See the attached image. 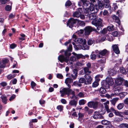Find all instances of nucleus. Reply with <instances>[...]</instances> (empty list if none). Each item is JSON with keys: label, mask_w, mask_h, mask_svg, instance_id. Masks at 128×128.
<instances>
[{"label": "nucleus", "mask_w": 128, "mask_h": 128, "mask_svg": "<svg viewBox=\"0 0 128 128\" xmlns=\"http://www.w3.org/2000/svg\"><path fill=\"white\" fill-rule=\"evenodd\" d=\"M81 0L83 4L82 6L84 8L87 6H90L91 10L94 12H98L99 9L102 10L104 8V4L103 2L99 1L98 0Z\"/></svg>", "instance_id": "obj_1"}, {"label": "nucleus", "mask_w": 128, "mask_h": 128, "mask_svg": "<svg viewBox=\"0 0 128 128\" xmlns=\"http://www.w3.org/2000/svg\"><path fill=\"white\" fill-rule=\"evenodd\" d=\"M85 10L84 12L85 16H88V18L90 20H98L96 19V13L97 12H94V11L93 10L92 11L91 9V8H92L90 6H87V7L84 8Z\"/></svg>", "instance_id": "obj_2"}, {"label": "nucleus", "mask_w": 128, "mask_h": 128, "mask_svg": "<svg viewBox=\"0 0 128 128\" xmlns=\"http://www.w3.org/2000/svg\"><path fill=\"white\" fill-rule=\"evenodd\" d=\"M92 24L96 27V30L98 33L100 30H102L100 27H102L104 24L103 20L100 18H98L97 20H92Z\"/></svg>", "instance_id": "obj_3"}, {"label": "nucleus", "mask_w": 128, "mask_h": 128, "mask_svg": "<svg viewBox=\"0 0 128 128\" xmlns=\"http://www.w3.org/2000/svg\"><path fill=\"white\" fill-rule=\"evenodd\" d=\"M114 80L111 77L106 78V80L102 83V84L104 87L106 89H108L110 86H112L114 84Z\"/></svg>", "instance_id": "obj_4"}, {"label": "nucleus", "mask_w": 128, "mask_h": 128, "mask_svg": "<svg viewBox=\"0 0 128 128\" xmlns=\"http://www.w3.org/2000/svg\"><path fill=\"white\" fill-rule=\"evenodd\" d=\"M64 54L66 57H65L63 55H60L58 57V59L61 63L63 62H65L69 64L68 58L71 55V53L68 51H66L64 52Z\"/></svg>", "instance_id": "obj_5"}, {"label": "nucleus", "mask_w": 128, "mask_h": 128, "mask_svg": "<svg viewBox=\"0 0 128 128\" xmlns=\"http://www.w3.org/2000/svg\"><path fill=\"white\" fill-rule=\"evenodd\" d=\"M73 56H72L69 60H68L69 64H73L74 62L77 60L81 58H84V56L81 54H77L75 53H73Z\"/></svg>", "instance_id": "obj_6"}, {"label": "nucleus", "mask_w": 128, "mask_h": 128, "mask_svg": "<svg viewBox=\"0 0 128 128\" xmlns=\"http://www.w3.org/2000/svg\"><path fill=\"white\" fill-rule=\"evenodd\" d=\"M98 58H100L103 56H106L109 53V52L106 49L99 51L96 50H95Z\"/></svg>", "instance_id": "obj_7"}, {"label": "nucleus", "mask_w": 128, "mask_h": 128, "mask_svg": "<svg viewBox=\"0 0 128 128\" xmlns=\"http://www.w3.org/2000/svg\"><path fill=\"white\" fill-rule=\"evenodd\" d=\"M86 39H84L83 44H82L83 46H82L81 45H78L77 46V49H81L85 50H88L89 49V46L86 44Z\"/></svg>", "instance_id": "obj_8"}, {"label": "nucleus", "mask_w": 128, "mask_h": 128, "mask_svg": "<svg viewBox=\"0 0 128 128\" xmlns=\"http://www.w3.org/2000/svg\"><path fill=\"white\" fill-rule=\"evenodd\" d=\"M72 37L73 38V40L76 43L78 44H83L84 39H83L82 38H77L76 36L74 34L73 35Z\"/></svg>", "instance_id": "obj_9"}, {"label": "nucleus", "mask_w": 128, "mask_h": 128, "mask_svg": "<svg viewBox=\"0 0 128 128\" xmlns=\"http://www.w3.org/2000/svg\"><path fill=\"white\" fill-rule=\"evenodd\" d=\"M122 76V75H119L115 80V82L117 85H120L122 84L123 80Z\"/></svg>", "instance_id": "obj_10"}, {"label": "nucleus", "mask_w": 128, "mask_h": 128, "mask_svg": "<svg viewBox=\"0 0 128 128\" xmlns=\"http://www.w3.org/2000/svg\"><path fill=\"white\" fill-rule=\"evenodd\" d=\"M77 21H78L77 19H74L73 18H71L68 20L67 24L70 28H72L73 24H75Z\"/></svg>", "instance_id": "obj_11"}, {"label": "nucleus", "mask_w": 128, "mask_h": 128, "mask_svg": "<svg viewBox=\"0 0 128 128\" xmlns=\"http://www.w3.org/2000/svg\"><path fill=\"white\" fill-rule=\"evenodd\" d=\"M86 80V84H91L92 80V78L90 75L88 74H86L84 76Z\"/></svg>", "instance_id": "obj_12"}, {"label": "nucleus", "mask_w": 128, "mask_h": 128, "mask_svg": "<svg viewBox=\"0 0 128 128\" xmlns=\"http://www.w3.org/2000/svg\"><path fill=\"white\" fill-rule=\"evenodd\" d=\"M95 29L92 28L91 26H88L86 27L85 28V33L86 35L89 34L92 31H94Z\"/></svg>", "instance_id": "obj_13"}, {"label": "nucleus", "mask_w": 128, "mask_h": 128, "mask_svg": "<svg viewBox=\"0 0 128 128\" xmlns=\"http://www.w3.org/2000/svg\"><path fill=\"white\" fill-rule=\"evenodd\" d=\"M82 8H80L78 9L75 12H74L73 14V16L74 17L79 18L81 14V12L82 11Z\"/></svg>", "instance_id": "obj_14"}, {"label": "nucleus", "mask_w": 128, "mask_h": 128, "mask_svg": "<svg viewBox=\"0 0 128 128\" xmlns=\"http://www.w3.org/2000/svg\"><path fill=\"white\" fill-rule=\"evenodd\" d=\"M68 88L61 87L60 89V92L61 94V96H63L64 94H67Z\"/></svg>", "instance_id": "obj_15"}, {"label": "nucleus", "mask_w": 128, "mask_h": 128, "mask_svg": "<svg viewBox=\"0 0 128 128\" xmlns=\"http://www.w3.org/2000/svg\"><path fill=\"white\" fill-rule=\"evenodd\" d=\"M106 40H108L111 41L112 40V37L111 36H109L107 35L102 36L100 40L101 42H103Z\"/></svg>", "instance_id": "obj_16"}, {"label": "nucleus", "mask_w": 128, "mask_h": 128, "mask_svg": "<svg viewBox=\"0 0 128 128\" xmlns=\"http://www.w3.org/2000/svg\"><path fill=\"white\" fill-rule=\"evenodd\" d=\"M113 50L117 54L120 53V51L118 46L116 44L113 45L112 46Z\"/></svg>", "instance_id": "obj_17"}, {"label": "nucleus", "mask_w": 128, "mask_h": 128, "mask_svg": "<svg viewBox=\"0 0 128 128\" xmlns=\"http://www.w3.org/2000/svg\"><path fill=\"white\" fill-rule=\"evenodd\" d=\"M78 75V70L76 69H74L73 70V73L71 74V76L75 80L77 78Z\"/></svg>", "instance_id": "obj_18"}, {"label": "nucleus", "mask_w": 128, "mask_h": 128, "mask_svg": "<svg viewBox=\"0 0 128 128\" xmlns=\"http://www.w3.org/2000/svg\"><path fill=\"white\" fill-rule=\"evenodd\" d=\"M77 104V101L75 100H72L70 101L69 102V104L71 106H73L75 107L76 106Z\"/></svg>", "instance_id": "obj_19"}, {"label": "nucleus", "mask_w": 128, "mask_h": 128, "mask_svg": "<svg viewBox=\"0 0 128 128\" xmlns=\"http://www.w3.org/2000/svg\"><path fill=\"white\" fill-rule=\"evenodd\" d=\"M108 72L110 76H112L116 74V71L114 69L109 70Z\"/></svg>", "instance_id": "obj_20"}, {"label": "nucleus", "mask_w": 128, "mask_h": 128, "mask_svg": "<svg viewBox=\"0 0 128 128\" xmlns=\"http://www.w3.org/2000/svg\"><path fill=\"white\" fill-rule=\"evenodd\" d=\"M109 101H108L106 102H105L104 103V106L105 108L106 109V111L108 112H109L110 111V110L108 108V104H109Z\"/></svg>", "instance_id": "obj_21"}, {"label": "nucleus", "mask_w": 128, "mask_h": 128, "mask_svg": "<svg viewBox=\"0 0 128 128\" xmlns=\"http://www.w3.org/2000/svg\"><path fill=\"white\" fill-rule=\"evenodd\" d=\"M113 19L115 20V22L119 24L120 23V21L119 18L115 15H114L112 16Z\"/></svg>", "instance_id": "obj_22"}, {"label": "nucleus", "mask_w": 128, "mask_h": 128, "mask_svg": "<svg viewBox=\"0 0 128 128\" xmlns=\"http://www.w3.org/2000/svg\"><path fill=\"white\" fill-rule=\"evenodd\" d=\"M106 89L104 87H101L100 88L99 90V92L100 93L102 94H104L106 92Z\"/></svg>", "instance_id": "obj_23"}, {"label": "nucleus", "mask_w": 128, "mask_h": 128, "mask_svg": "<svg viewBox=\"0 0 128 128\" xmlns=\"http://www.w3.org/2000/svg\"><path fill=\"white\" fill-rule=\"evenodd\" d=\"M90 68H87L86 67H84L83 68V70L84 71V73L86 74H90L91 73V72L90 71H89Z\"/></svg>", "instance_id": "obj_24"}, {"label": "nucleus", "mask_w": 128, "mask_h": 128, "mask_svg": "<svg viewBox=\"0 0 128 128\" xmlns=\"http://www.w3.org/2000/svg\"><path fill=\"white\" fill-rule=\"evenodd\" d=\"M107 28L108 30L110 31H112L114 30V26L111 24H109Z\"/></svg>", "instance_id": "obj_25"}, {"label": "nucleus", "mask_w": 128, "mask_h": 128, "mask_svg": "<svg viewBox=\"0 0 128 128\" xmlns=\"http://www.w3.org/2000/svg\"><path fill=\"white\" fill-rule=\"evenodd\" d=\"M1 98L2 100V102L4 104H6V102L7 100V99L6 97L4 95H2L1 97Z\"/></svg>", "instance_id": "obj_26"}, {"label": "nucleus", "mask_w": 128, "mask_h": 128, "mask_svg": "<svg viewBox=\"0 0 128 128\" xmlns=\"http://www.w3.org/2000/svg\"><path fill=\"white\" fill-rule=\"evenodd\" d=\"M73 82V80L71 78H66L65 80V83L66 84H70Z\"/></svg>", "instance_id": "obj_27"}, {"label": "nucleus", "mask_w": 128, "mask_h": 128, "mask_svg": "<svg viewBox=\"0 0 128 128\" xmlns=\"http://www.w3.org/2000/svg\"><path fill=\"white\" fill-rule=\"evenodd\" d=\"M119 127L120 128H128V124L122 123L120 124Z\"/></svg>", "instance_id": "obj_28"}, {"label": "nucleus", "mask_w": 128, "mask_h": 128, "mask_svg": "<svg viewBox=\"0 0 128 128\" xmlns=\"http://www.w3.org/2000/svg\"><path fill=\"white\" fill-rule=\"evenodd\" d=\"M119 98H114L112 100L110 101L112 104L114 106L117 101L118 100Z\"/></svg>", "instance_id": "obj_29"}, {"label": "nucleus", "mask_w": 128, "mask_h": 128, "mask_svg": "<svg viewBox=\"0 0 128 128\" xmlns=\"http://www.w3.org/2000/svg\"><path fill=\"white\" fill-rule=\"evenodd\" d=\"M124 106V104L123 103L119 104L117 106V108L119 110H120Z\"/></svg>", "instance_id": "obj_30"}, {"label": "nucleus", "mask_w": 128, "mask_h": 128, "mask_svg": "<svg viewBox=\"0 0 128 128\" xmlns=\"http://www.w3.org/2000/svg\"><path fill=\"white\" fill-rule=\"evenodd\" d=\"M102 124L105 125L109 124H110V122L106 120H103L102 121Z\"/></svg>", "instance_id": "obj_31"}, {"label": "nucleus", "mask_w": 128, "mask_h": 128, "mask_svg": "<svg viewBox=\"0 0 128 128\" xmlns=\"http://www.w3.org/2000/svg\"><path fill=\"white\" fill-rule=\"evenodd\" d=\"M120 72L123 74H126L127 73L126 70L123 67H121L120 68Z\"/></svg>", "instance_id": "obj_32"}, {"label": "nucleus", "mask_w": 128, "mask_h": 128, "mask_svg": "<svg viewBox=\"0 0 128 128\" xmlns=\"http://www.w3.org/2000/svg\"><path fill=\"white\" fill-rule=\"evenodd\" d=\"M75 94L74 92L72 91L70 88H68V93L67 95L69 96L70 94Z\"/></svg>", "instance_id": "obj_33"}, {"label": "nucleus", "mask_w": 128, "mask_h": 128, "mask_svg": "<svg viewBox=\"0 0 128 128\" xmlns=\"http://www.w3.org/2000/svg\"><path fill=\"white\" fill-rule=\"evenodd\" d=\"M79 83H85L86 84V80L85 79L83 78H80L78 80Z\"/></svg>", "instance_id": "obj_34"}, {"label": "nucleus", "mask_w": 128, "mask_h": 128, "mask_svg": "<svg viewBox=\"0 0 128 128\" xmlns=\"http://www.w3.org/2000/svg\"><path fill=\"white\" fill-rule=\"evenodd\" d=\"M122 88L120 86H117L116 88L114 90L115 92L118 91V92L121 91L122 90Z\"/></svg>", "instance_id": "obj_35"}, {"label": "nucleus", "mask_w": 128, "mask_h": 128, "mask_svg": "<svg viewBox=\"0 0 128 128\" xmlns=\"http://www.w3.org/2000/svg\"><path fill=\"white\" fill-rule=\"evenodd\" d=\"M72 85L76 86H78L79 87H80L82 86V85L79 83V82L77 81H74V82Z\"/></svg>", "instance_id": "obj_36"}, {"label": "nucleus", "mask_w": 128, "mask_h": 128, "mask_svg": "<svg viewBox=\"0 0 128 128\" xmlns=\"http://www.w3.org/2000/svg\"><path fill=\"white\" fill-rule=\"evenodd\" d=\"M95 41L92 39H89L88 42V44L89 45H91L92 44H94Z\"/></svg>", "instance_id": "obj_37"}, {"label": "nucleus", "mask_w": 128, "mask_h": 128, "mask_svg": "<svg viewBox=\"0 0 128 128\" xmlns=\"http://www.w3.org/2000/svg\"><path fill=\"white\" fill-rule=\"evenodd\" d=\"M86 101L84 100H80L79 102V104L80 105H84L86 103Z\"/></svg>", "instance_id": "obj_38"}, {"label": "nucleus", "mask_w": 128, "mask_h": 128, "mask_svg": "<svg viewBox=\"0 0 128 128\" xmlns=\"http://www.w3.org/2000/svg\"><path fill=\"white\" fill-rule=\"evenodd\" d=\"M108 30L107 28H104L101 31L100 30V32H99V33H102L104 34H105L107 32Z\"/></svg>", "instance_id": "obj_39"}, {"label": "nucleus", "mask_w": 128, "mask_h": 128, "mask_svg": "<svg viewBox=\"0 0 128 128\" xmlns=\"http://www.w3.org/2000/svg\"><path fill=\"white\" fill-rule=\"evenodd\" d=\"M84 32V30H80L76 32V33L78 35L80 36L81 34H83Z\"/></svg>", "instance_id": "obj_40"}, {"label": "nucleus", "mask_w": 128, "mask_h": 128, "mask_svg": "<svg viewBox=\"0 0 128 128\" xmlns=\"http://www.w3.org/2000/svg\"><path fill=\"white\" fill-rule=\"evenodd\" d=\"M99 85L98 82L95 81L92 84V86L94 88H95L97 87Z\"/></svg>", "instance_id": "obj_41"}, {"label": "nucleus", "mask_w": 128, "mask_h": 128, "mask_svg": "<svg viewBox=\"0 0 128 128\" xmlns=\"http://www.w3.org/2000/svg\"><path fill=\"white\" fill-rule=\"evenodd\" d=\"M92 53H93V52ZM90 58L92 60H95L96 58V56L95 54H93L92 53L90 56Z\"/></svg>", "instance_id": "obj_42"}, {"label": "nucleus", "mask_w": 128, "mask_h": 128, "mask_svg": "<svg viewBox=\"0 0 128 128\" xmlns=\"http://www.w3.org/2000/svg\"><path fill=\"white\" fill-rule=\"evenodd\" d=\"M93 117L95 119L100 118V115L98 114H95L93 116Z\"/></svg>", "instance_id": "obj_43"}, {"label": "nucleus", "mask_w": 128, "mask_h": 128, "mask_svg": "<svg viewBox=\"0 0 128 128\" xmlns=\"http://www.w3.org/2000/svg\"><path fill=\"white\" fill-rule=\"evenodd\" d=\"M2 61V63H3V64H5L6 66V64L8 62L9 60L5 58L3 59Z\"/></svg>", "instance_id": "obj_44"}, {"label": "nucleus", "mask_w": 128, "mask_h": 128, "mask_svg": "<svg viewBox=\"0 0 128 128\" xmlns=\"http://www.w3.org/2000/svg\"><path fill=\"white\" fill-rule=\"evenodd\" d=\"M114 113L116 116H119L121 117L122 116V115L120 114L121 113L118 111L115 110Z\"/></svg>", "instance_id": "obj_45"}, {"label": "nucleus", "mask_w": 128, "mask_h": 128, "mask_svg": "<svg viewBox=\"0 0 128 128\" xmlns=\"http://www.w3.org/2000/svg\"><path fill=\"white\" fill-rule=\"evenodd\" d=\"M78 23L79 25L82 26H85V23L83 21H80L78 22Z\"/></svg>", "instance_id": "obj_46"}, {"label": "nucleus", "mask_w": 128, "mask_h": 128, "mask_svg": "<svg viewBox=\"0 0 128 128\" xmlns=\"http://www.w3.org/2000/svg\"><path fill=\"white\" fill-rule=\"evenodd\" d=\"M98 104V102H94L93 103V106L92 108H96Z\"/></svg>", "instance_id": "obj_47"}, {"label": "nucleus", "mask_w": 128, "mask_h": 128, "mask_svg": "<svg viewBox=\"0 0 128 128\" xmlns=\"http://www.w3.org/2000/svg\"><path fill=\"white\" fill-rule=\"evenodd\" d=\"M63 106L62 105H59L57 107V109L60 111H61L63 110Z\"/></svg>", "instance_id": "obj_48"}, {"label": "nucleus", "mask_w": 128, "mask_h": 128, "mask_svg": "<svg viewBox=\"0 0 128 128\" xmlns=\"http://www.w3.org/2000/svg\"><path fill=\"white\" fill-rule=\"evenodd\" d=\"M94 102H88V106L90 108H92Z\"/></svg>", "instance_id": "obj_49"}, {"label": "nucleus", "mask_w": 128, "mask_h": 128, "mask_svg": "<svg viewBox=\"0 0 128 128\" xmlns=\"http://www.w3.org/2000/svg\"><path fill=\"white\" fill-rule=\"evenodd\" d=\"M12 7L10 5H7L5 7L6 10V11H10Z\"/></svg>", "instance_id": "obj_50"}, {"label": "nucleus", "mask_w": 128, "mask_h": 128, "mask_svg": "<svg viewBox=\"0 0 128 128\" xmlns=\"http://www.w3.org/2000/svg\"><path fill=\"white\" fill-rule=\"evenodd\" d=\"M98 62L102 64L106 62V59L105 58L101 59L100 60H98Z\"/></svg>", "instance_id": "obj_51"}, {"label": "nucleus", "mask_w": 128, "mask_h": 128, "mask_svg": "<svg viewBox=\"0 0 128 128\" xmlns=\"http://www.w3.org/2000/svg\"><path fill=\"white\" fill-rule=\"evenodd\" d=\"M72 4L71 2L69 1L68 0L66 3L65 6H70Z\"/></svg>", "instance_id": "obj_52"}, {"label": "nucleus", "mask_w": 128, "mask_h": 128, "mask_svg": "<svg viewBox=\"0 0 128 128\" xmlns=\"http://www.w3.org/2000/svg\"><path fill=\"white\" fill-rule=\"evenodd\" d=\"M56 77L57 78L60 79H62L63 78V76L61 74H58L56 75Z\"/></svg>", "instance_id": "obj_53"}, {"label": "nucleus", "mask_w": 128, "mask_h": 128, "mask_svg": "<svg viewBox=\"0 0 128 128\" xmlns=\"http://www.w3.org/2000/svg\"><path fill=\"white\" fill-rule=\"evenodd\" d=\"M76 65L78 66H81L84 65V64L80 62H78L76 63Z\"/></svg>", "instance_id": "obj_54"}, {"label": "nucleus", "mask_w": 128, "mask_h": 128, "mask_svg": "<svg viewBox=\"0 0 128 128\" xmlns=\"http://www.w3.org/2000/svg\"><path fill=\"white\" fill-rule=\"evenodd\" d=\"M1 3L2 4H5L9 1V0H0Z\"/></svg>", "instance_id": "obj_55"}, {"label": "nucleus", "mask_w": 128, "mask_h": 128, "mask_svg": "<svg viewBox=\"0 0 128 128\" xmlns=\"http://www.w3.org/2000/svg\"><path fill=\"white\" fill-rule=\"evenodd\" d=\"M0 85L4 87L6 86L7 85V83L5 82H3L0 83Z\"/></svg>", "instance_id": "obj_56"}, {"label": "nucleus", "mask_w": 128, "mask_h": 128, "mask_svg": "<svg viewBox=\"0 0 128 128\" xmlns=\"http://www.w3.org/2000/svg\"><path fill=\"white\" fill-rule=\"evenodd\" d=\"M112 34L114 36H116L118 35V32L115 31L112 32Z\"/></svg>", "instance_id": "obj_57"}, {"label": "nucleus", "mask_w": 128, "mask_h": 128, "mask_svg": "<svg viewBox=\"0 0 128 128\" xmlns=\"http://www.w3.org/2000/svg\"><path fill=\"white\" fill-rule=\"evenodd\" d=\"M16 45L14 44H12L10 45V48L12 49H13L16 47Z\"/></svg>", "instance_id": "obj_58"}, {"label": "nucleus", "mask_w": 128, "mask_h": 128, "mask_svg": "<svg viewBox=\"0 0 128 128\" xmlns=\"http://www.w3.org/2000/svg\"><path fill=\"white\" fill-rule=\"evenodd\" d=\"M11 81L13 84H15L16 83L17 80L16 78H14L13 80H12Z\"/></svg>", "instance_id": "obj_59"}, {"label": "nucleus", "mask_w": 128, "mask_h": 128, "mask_svg": "<svg viewBox=\"0 0 128 128\" xmlns=\"http://www.w3.org/2000/svg\"><path fill=\"white\" fill-rule=\"evenodd\" d=\"M84 96V94L82 92H80L78 94V96L80 97H83Z\"/></svg>", "instance_id": "obj_60"}, {"label": "nucleus", "mask_w": 128, "mask_h": 128, "mask_svg": "<svg viewBox=\"0 0 128 128\" xmlns=\"http://www.w3.org/2000/svg\"><path fill=\"white\" fill-rule=\"evenodd\" d=\"M78 116L79 118L82 119L83 118L84 115L82 114L81 113L78 114Z\"/></svg>", "instance_id": "obj_61"}, {"label": "nucleus", "mask_w": 128, "mask_h": 128, "mask_svg": "<svg viewBox=\"0 0 128 128\" xmlns=\"http://www.w3.org/2000/svg\"><path fill=\"white\" fill-rule=\"evenodd\" d=\"M110 3L106 4H105V8H108L109 9L110 8Z\"/></svg>", "instance_id": "obj_62"}, {"label": "nucleus", "mask_w": 128, "mask_h": 128, "mask_svg": "<svg viewBox=\"0 0 128 128\" xmlns=\"http://www.w3.org/2000/svg\"><path fill=\"white\" fill-rule=\"evenodd\" d=\"M124 104L128 105V98H126L124 101Z\"/></svg>", "instance_id": "obj_63"}, {"label": "nucleus", "mask_w": 128, "mask_h": 128, "mask_svg": "<svg viewBox=\"0 0 128 128\" xmlns=\"http://www.w3.org/2000/svg\"><path fill=\"white\" fill-rule=\"evenodd\" d=\"M15 97V95H13L9 99V100L10 101H11L14 99Z\"/></svg>", "instance_id": "obj_64"}]
</instances>
